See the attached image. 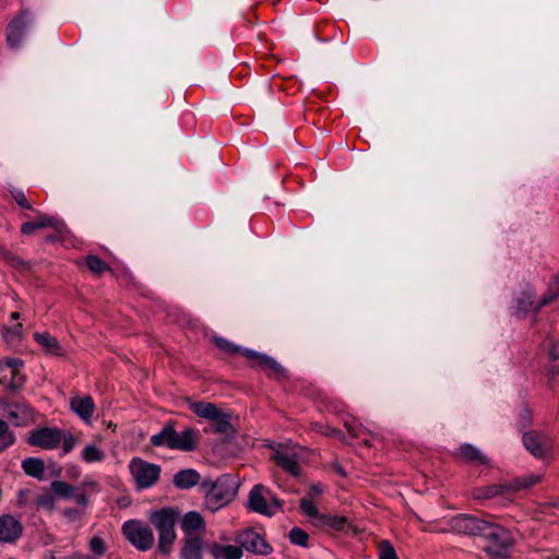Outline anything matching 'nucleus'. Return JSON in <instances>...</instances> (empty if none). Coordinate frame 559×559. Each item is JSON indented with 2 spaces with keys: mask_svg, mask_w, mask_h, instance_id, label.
I'll list each match as a JSON object with an SVG mask.
<instances>
[{
  "mask_svg": "<svg viewBox=\"0 0 559 559\" xmlns=\"http://www.w3.org/2000/svg\"><path fill=\"white\" fill-rule=\"evenodd\" d=\"M47 227H51L59 233H62L66 229V225L61 219L53 216L41 214L35 221L24 223L21 227V231L24 235H32L37 229Z\"/></svg>",
  "mask_w": 559,
  "mask_h": 559,
  "instance_id": "obj_18",
  "label": "nucleus"
},
{
  "mask_svg": "<svg viewBox=\"0 0 559 559\" xmlns=\"http://www.w3.org/2000/svg\"><path fill=\"white\" fill-rule=\"evenodd\" d=\"M511 492L510 485L493 484L484 487H478L473 490V497L475 499H493L500 496H504Z\"/></svg>",
  "mask_w": 559,
  "mask_h": 559,
  "instance_id": "obj_20",
  "label": "nucleus"
},
{
  "mask_svg": "<svg viewBox=\"0 0 559 559\" xmlns=\"http://www.w3.org/2000/svg\"><path fill=\"white\" fill-rule=\"evenodd\" d=\"M23 365V361L19 358H7L2 361H0V371H2L4 368L12 369V373L14 370H19V368Z\"/></svg>",
  "mask_w": 559,
  "mask_h": 559,
  "instance_id": "obj_45",
  "label": "nucleus"
},
{
  "mask_svg": "<svg viewBox=\"0 0 559 559\" xmlns=\"http://www.w3.org/2000/svg\"><path fill=\"white\" fill-rule=\"evenodd\" d=\"M71 409L85 423H90L95 406L91 396H73L70 399Z\"/></svg>",
  "mask_w": 559,
  "mask_h": 559,
  "instance_id": "obj_19",
  "label": "nucleus"
},
{
  "mask_svg": "<svg viewBox=\"0 0 559 559\" xmlns=\"http://www.w3.org/2000/svg\"><path fill=\"white\" fill-rule=\"evenodd\" d=\"M86 263L88 269L95 274H100L107 270L106 264L96 255L87 257Z\"/></svg>",
  "mask_w": 559,
  "mask_h": 559,
  "instance_id": "obj_39",
  "label": "nucleus"
},
{
  "mask_svg": "<svg viewBox=\"0 0 559 559\" xmlns=\"http://www.w3.org/2000/svg\"><path fill=\"white\" fill-rule=\"evenodd\" d=\"M559 371V362L558 360L550 359L549 367H548V373L555 377L557 372Z\"/></svg>",
  "mask_w": 559,
  "mask_h": 559,
  "instance_id": "obj_49",
  "label": "nucleus"
},
{
  "mask_svg": "<svg viewBox=\"0 0 559 559\" xmlns=\"http://www.w3.org/2000/svg\"><path fill=\"white\" fill-rule=\"evenodd\" d=\"M62 437L59 428L41 427L31 431L27 442L44 450H55L61 444Z\"/></svg>",
  "mask_w": 559,
  "mask_h": 559,
  "instance_id": "obj_9",
  "label": "nucleus"
},
{
  "mask_svg": "<svg viewBox=\"0 0 559 559\" xmlns=\"http://www.w3.org/2000/svg\"><path fill=\"white\" fill-rule=\"evenodd\" d=\"M539 478L536 476H528L523 479H518L513 484H510L511 486V492L518 491L523 488H527L536 483H538Z\"/></svg>",
  "mask_w": 559,
  "mask_h": 559,
  "instance_id": "obj_40",
  "label": "nucleus"
},
{
  "mask_svg": "<svg viewBox=\"0 0 559 559\" xmlns=\"http://www.w3.org/2000/svg\"><path fill=\"white\" fill-rule=\"evenodd\" d=\"M90 549L94 555H104V552L106 551L104 540L98 536H94L90 542Z\"/></svg>",
  "mask_w": 559,
  "mask_h": 559,
  "instance_id": "obj_43",
  "label": "nucleus"
},
{
  "mask_svg": "<svg viewBox=\"0 0 559 559\" xmlns=\"http://www.w3.org/2000/svg\"><path fill=\"white\" fill-rule=\"evenodd\" d=\"M457 454L465 461L479 465L488 464V457L481 451L472 444L465 443L457 449Z\"/></svg>",
  "mask_w": 559,
  "mask_h": 559,
  "instance_id": "obj_24",
  "label": "nucleus"
},
{
  "mask_svg": "<svg viewBox=\"0 0 559 559\" xmlns=\"http://www.w3.org/2000/svg\"><path fill=\"white\" fill-rule=\"evenodd\" d=\"M558 297H559V294L555 292V287L554 286H549L547 293L540 299L537 308L539 309V308H542V307L552 302Z\"/></svg>",
  "mask_w": 559,
  "mask_h": 559,
  "instance_id": "obj_46",
  "label": "nucleus"
},
{
  "mask_svg": "<svg viewBox=\"0 0 559 559\" xmlns=\"http://www.w3.org/2000/svg\"><path fill=\"white\" fill-rule=\"evenodd\" d=\"M63 513L69 519H75L79 514L75 509H66Z\"/></svg>",
  "mask_w": 559,
  "mask_h": 559,
  "instance_id": "obj_52",
  "label": "nucleus"
},
{
  "mask_svg": "<svg viewBox=\"0 0 559 559\" xmlns=\"http://www.w3.org/2000/svg\"><path fill=\"white\" fill-rule=\"evenodd\" d=\"M24 384V376L19 372V370H14L11 376L10 389L13 392L19 391Z\"/></svg>",
  "mask_w": 559,
  "mask_h": 559,
  "instance_id": "obj_44",
  "label": "nucleus"
},
{
  "mask_svg": "<svg viewBox=\"0 0 559 559\" xmlns=\"http://www.w3.org/2000/svg\"><path fill=\"white\" fill-rule=\"evenodd\" d=\"M308 538H309L308 534L304 530H301L299 527H294L289 532V540L294 545L307 547L308 546Z\"/></svg>",
  "mask_w": 559,
  "mask_h": 559,
  "instance_id": "obj_35",
  "label": "nucleus"
},
{
  "mask_svg": "<svg viewBox=\"0 0 559 559\" xmlns=\"http://www.w3.org/2000/svg\"><path fill=\"white\" fill-rule=\"evenodd\" d=\"M105 457V452L93 443L86 444L81 453V459L85 463L103 462Z\"/></svg>",
  "mask_w": 559,
  "mask_h": 559,
  "instance_id": "obj_29",
  "label": "nucleus"
},
{
  "mask_svg": "<svg viewBox=\"0 0 559 559\" xmlns=\"http://www.w3.org/2000/svg\"><path fill=\"white\" fill-rule=\"evenodd\" d=\"M485 520H480L467 514L454 516L450 521V530L466 535H480Z\"/></svg>",
  "mask_w": 559,
  "mask_h": 559,
  "instance_id": "obj_13",
  "label": "nucleus"
},
{
  "mask_svg": "<svg viewBox=\"0 0 559 559\" xmlns=\"http://www.w3.org/2000/svg\"><path fill=\"white\" fill-rule=\"evenodd\" d=\"M51 490L59 497L71 498L73 496L74 488L64 481L55 480L51 483Z\"/></svg>",
  "mask_w": 559,
  "mask_h": 559,
  "instance_id": "obj_34",
  "label": "nucleus"
},
{
  "mask_svg": "<svg viewBox=\"0 0 559 559\" xmlns=\"http://www.w3.org/2000/svg\"><path fill=\"white\" fill-rule=\"evenodd\" d=\"M177 513L171 509H163L152 514L151 521L158 532V549L168 554L176 539L175 524Z\"/></svg>",
  "mask_w": 559,
  "mask_h": 559,
  "instance_id": "obj_3",
  "label": "nucleus"
},
{
  "mask_svg": "<svg viewBox=\"0 0 559 559\" xmlns=\"http://www.w3.org/2000/svg\"><path fill=\"white\" fill-rule=\"evenodd\" d=\"M238 488V483L231 475L225 474L211 481L201 483V489L205 491L204 504L207 510L215 512L233 500Z\"/></svg>",
  "mask_w": 559,
  "mask_h": 559,
  "instance_id": "obj_2",
  "label": "nucleus"
},
{
  "mask_svg": "<svg viewBox=\"0 0 559 559\" xmlns=\"http://www.w3.org/2000/svg\"><path fill=\"white\" fill-rule=\"evenodd\" d=\"M480 535L488 539L486 550L490 555L501 556L512 543L507 530L488 521H485Z\"/></svg>",
  "mask_w": 559,
  "mask_h": 559,
  "instance_id": "obj_7",
  "label": "nucleus"
},
{
  "mask_svg": "<svg viewBox=\"0 0 559 559\" xmlns=\"http://www.w3.org/2000/svg\"><path fill=\"white\" fill-rule=\"evenodd\" d=\"M549 286H554L555 292L559 294V273L556 275L555 280Z\"/></svg>",
  "mask_w": 559,
  "mask_h": 559,
  "instance_id": "obj_53",
  "label": "nucleus"
},
{
  "mask_svg": "<svg viewBox=\"0 0 559 559\" xmlns=\"http://www.w3.org/2000/svg\"><path fill=\"white\" fill-rule=\"evenodd\" d=\"M305 457L306 450L297 444H278L273 453L276 464L295 477L299 476Z\"/></svg>",
  "mask_w": 559,
  "mask_h": 559,
  "instance_id": "obj_4",
  "label": "nucleus"
},
{
  "mask_svg": "<svg viewBox=\"0 0 559 559\" xmlns=\"http://www.w3.org/2000/svg\"><path fill=\"white\" fill-rule=\"evenodd\" d=\"M345 523H346L345 518L322 514V516H320V521H319L318 525L329 526V527L340 531V530L344 528Z\"/></svg>",
  "mask_w": 559,
  "mask_h": 559,
  "instance_id": "obj_33",
  "label": "nucleus"
},
{
  "mask_svg": "<svg viewBox=\"0 0 559 559\" xmlns=\"http://www.w3.org/2000/svg\"><path fill=\"white\" fill-rule=\"evenodd\" d=\"M21 522L10 514L0 515V542L14 543L22 535Z\"/></svg>",
  "mask_w": 559,
  "mask_h": 559,
  "instance_id": "obj_16",
  "label": "nucleus"
},
{
  "mask_svg": "<svg viewBox=\"0 0 559 559\" xmlns=\"http://www.w3.org/2000/svg\"><path fill=\"white\" fill-rule=\"evenodd\" d=\"M13 198L20 206L29 210L32 209V205L28 203L25 194L22 191L14 192Z\"/></svg>",
  "mask_w": 559,
  "mask_h": 559,
  "instance_id": "obj_47",
  "label": "nucleus"
},
{
  "mask_svg": "<svg viewBox=\"0 0 559 559\" xmlns=\"http://www.w3.org/2000/svg\"><path fill=\"white\" fill-rule=\"evenodd\" d=\"M211 555L215 559H240L242 556L241 546L212 544L209 546Z\"/></svg>",
  "mask_w": 559,
  "mask_h": 559,
  "instance_id": "obj_21",
  "label": "nucleus"
},
{
  "mask_svg": "<svg viewBox=\"0 0 559 559\" xmlns=\"http://www.w3.org/2000/svg\"><path fill=\"white\" fill-rule=\"evenodd\" d=\"M231 416L228 413L219 411L216 416L211 419L213 431L217 433L229 435L233 432V425L230 423Z\"/></svg>",
  "mask_w": 559,
  "mask_h": 559,
  "instance_id": "obj_28",
  "label": "nucleus"
},
{
  "mask_svg": "<svg viewBox=\"0 0 559 559\" xmlns=\"http://www.w3.org/2000/svg\"><path fill=\"white\" fill-rule=\"evenodd\" d=\"M549 358L554 360H559V341L551 346L549 349Z\"/></svg>",
  "mask_w": 559,
  "mask_h": 559,
  "instance_id": "obj_48",
  "label": "nucleus"
},
{
  "mask_svg": "<svg viewBox=\"0 0 559 559\" xmlns=\"http://www.w3.org/2000/svg\"><path fill=\"white\" fill-rule=\"evenodd\" d=\"M311 490L314 492V493H321L322 492V487L320 484H317V485H313L311 487Z\"/></svg>",
  "mask_w": 559,
  "mask_h": 559,
  "instance_id": "obj_54",
  "label": "nucleus"
},
{
  "mask_svg": "<svg viewBox=\"0 0 559 559\" xmlns=\"http://www.w3.org/2000/svg\"><path fill=\"white\" fill-rule=\"evenodd\" d=\"M237 540L240 544L241 549H246L253 554L267 555L272 551V547L264 540V538L252 530H246L240 533Z\"/></svg>",
  "mask_w": 559,
  "mask_h": 559,
  "instance_id": "obj_12",
  "label": "nucleus"
},
{
  "mask_svg": "<svg viewBox=\"0 0 559 559\" xmlns=\"http://www.w3.org/2000/svg\"><path fill=\"white\" fill-rule=\"evenodd\" d=\"M52 559H56V558H52Z\"/></svg>",
  "mask_w": 559,
  "mask_h": 559,
  "instance_id": "obj_56",
  "label": "nucleus"
},
{
  "mask_svg": "<svg viewBox=\"0 0 559 559\" xmlns=\"http://www.w3.org/2000/svg\"><path fill=\"white\" fill-rule=\"evenodd\" d=\"M35 340L38 344H40L48 353L50 354H59L60 353V344L56 337L48 333H35Z\"/></svg>",
  "mask_w": 559,
  "mask_h": 559,
  "instance_id": "obj_30",
  "label": "nucleus"
},
{
  "mask_svg": "<svg viewBox=\"0 0 559 559\" xmlns=\"http://www.w3.org/2000/svg\"><path fill=\"white\" fill-rule=\"evenodd\" d=\"M33 19L31 14L23 11L19 16L14 17L7 29V41L12 48L20 47L23 36L27 27L32 24Z\"/></svg>",
  "mask_w": 559,
  "mask_h": 559,
  "instance_id": "obj_11",
  "label": "nucleus"
},
{
  "mask_svg": "<svg viewBox=\"0 0 559 559\" xmlns=\"http://www.w3.org/2000/svg\"><path fill=\"white\" fill-rule=\"evenodd\" d=\"M534 294L532 289L527 288L521 292L515 298H514V311L516 314L523 316L526 314L534 302Z\"/></svg>",
  "mask_w": 559,
  "mask_h": 559,
  "instance_id": "obj_26",
  "label": "nucleus"
},
{
  "mask_svg": "<svg viewBox=\"0 0 559 559\" xmlns=\"http://www.w3.org/2000/svg\"><path fill=\"white\" fill-rule=\"evenodd\" d=\"M239 354L251 360H254L255 366L269 372L270 376L280 377L284 374V368L276 360H274L272 357L265 354H261L259 352L241 347Z\"/></svg>",
  "mask_w": 559,
  "mask_h": 559,
  "instance_id": "obj_14",
  "label": "nucleus"
},
{
  "mask_svg": "<svg viewBox=\"0 0 559 559\" xmlns=\"http://www.w3.org/2000/svg\"><path fill=\"white\" fill-rule=\"evenodd\" d=\"M20 318V313L19 312H12L11 313V319L12 320H17Z\"/></svg>",
  "mask_w": 559,
  "mask_h": 559,
  "instance_id": "obj_55",
  "label": "nucleus"
},
{
  "mask_svg": "<svg viewBox=\"0 0 559 559\" xmlns=\"http://www.w3.org/2000/svg\"><path fill=\"white\" fill-rule=\"evenodd\" d=\"M22 469L28 476H32L36 479L43 480L45 479V463L41 459L38 457H28L22 461Z\"/></svg>",
  "mask_w": 559,
  "mask_h": 559,
  "instance_id": "obj_25",
  "label": "nucleus"
},
{
  "mask_svg": "<svg viewBox=\"0 0 559 559\" xmlns=\"http://www.w3.org/2000/svg\"><path fill=\"white\" fill-rule=\"evenodd\" d=\"M15 442V435L10 430L9 425L0 419V452Z\"/></svg>",
  "mask_w": 559,
  "mask_h": 559,
  "instance_id": "obj_32",
  "label": "nucleus"
},
{
  "mask_svg": "<svg viewBox=\"0 0 559 559\" xmlns=\"http://www.w3.org/2000/svg\"><path fill=\"white\" fill-rule=\"evenodd\" d=\"M130 473L140 489L152 487L159 478V465L134 457L129 464Z\"/></svg>",
  "mask_w": 559,
  "mask_h": 559,
  "instance_id": "obj_6",
  "label": "nucleus"
},
{
  "mask_svg": "<svg viewBox=\"0 0 559 559\" xmlns=\"http://www.w3.org/2000/svg\"><path fill=\"white\" fill-rule=\"evenodd\" d=\"M204 527V521L201 514L198 512H188L181 522V530L185 533V536L188 535H200L199 530Z\"/></svg>",
  "mask_w": 559,
  "mask_h": 559,
  "instance_id": "obj_23",
  "label": "nucleus"
},
{
  "mask_svg": "<svg viewBox=\"0 0 559 559\" xmlns=\"http://www.w3.org/2000/svg\"><path fill=\"white\" fill-rule=\"evenodd\" d=\"M189 407L195 415L207 420L213 419L219 412L214 404L207 402H190Z\"/></svg>",
  "mask_w": 559,
  "mask_h": 559,
  "instance_id": "obj_27",
  "label": "nucleus"
},
{
  "mask_svg": "<svg viewBox=\"0 0 559 559\" xmlns=\"http://www.w3.org/2000/svg\"><path fill=\"white\" fill-rule=\"evenodd\" d=\"M0 257L7 260L13 267L19 269L22 272H27L31 270L29 262L23 260L22 258L13 254L7 249H0Z\"/></svg>",
  "mask_w": 559,
  "mask_h": 559,
  "instance_id": "obj_31",
  "label": "nucleus"
},
{
  "mask_svg": "<svg viewBox=\"0 0 559 559\" xmlns=\"http://www.w3.org/2000/svg\"><path fill=\"white\" fill-rule=\"evenodd\" d=\"M123 533L128 540L140 550H147L154 543L152 530L136 521H128L123 524Z\"/></svg>",
  "mask_w": 559,
  "mask_h": 559,
  "instance_id": "obj_8",
  "label": "nucleus"
},
{
  "mask_svg": "<svg viewBox=\"0 0 559 559\" xmlns=\"http://www.w3.org/2000/svg\"><path fill=\"white\" fill-rule=\"evenodd\" d=\"M151 443L155 447H166L171 450L190 452L198 447L199 431L191 427L177 431L174 425L168 423L158 433L151 437Z\"/></svg>",
  "mask_w": 559,
  "mask_h": 559,
  "instance_id": "obj_1",
  "label": "nucleus"
},
{
  "mask_svg": "<svg viewBox=\"0 0 559 559\" xmlns=\"http://www.w3.org/2000/svg\"><path fill=\"white\" fill-rule=\"evenodd\" d=\"M380 559H399L396 552L389 540H381L379 544Z\"/></svg>",
  "mask_w": 559,
  "mask_h": 559,
  "instance_id": "obj_37",
  "label": "nucleus"
},
{
  "mask_svg": "<svg viewBox=\"0 0 559 559\" xmlns=\"http://www.w3.org/2000/svg\"><path fill=\"white\" fill-rule=\"evenodd\" d=\"M173 481L177 488L189 489L200 481V475L195 469L187 468L176 473Z\"/></svg>",
  "mask_w": 559,
  "mask_h": 559,
  "instance_id": "obj_22",
  "label": "nucleus"
},
{
  "mask_svg": "<svg viewBox=\"0 0 559 559\" xmlns=\"http://www.w3.org/2000/svg\"><path fill=\"white\" fill-rule=\"evenodd\" d=\"M249 508L260 514L273 516L282 509V501L263 485H255L249 493Z\"/></svg>",
  "mask_w": 559,
  "mask_h": 559,
  "instance_id": "obj_5",
  "label": "nucleus"
},
{
  "mask_svg": "<svg viewBox=\"0 0 559 559\" xmlns=\"http://www.w3.org/2000/svg\"><path fill=\"white\" fill-rule=\"evenodd\" d=\"M216 346L218 348H221L222 350L224 352H227V353H230V354H235V353H239L240 352V347L230 343L229 341L223 338V337H216L214 340Z\"/></svg>",
  "mask_w": 559,
  "mask_h": 559,
  "instance_id": "obj_42",
  "label": "nucleus"
},
{
  "mask_svg": "<svg viewBox=\"0 0 559 559\" xmlns=\"http://www.w3.org/2000/svg\"><path fill=\"white\" fill-rule=\"evenodd\" d=\"M72 497L75 499V501H76L79 504H85V503H86V501H87L86 496H85L84 493H82V492H81V493L73 495Z\"/></svg>",
  "mask_w": 559,
  "mask_h": 559,
  "instance_id": "obj_51",
  "label": "nucleus"
},
{
  "mask_svg": "<svg viewBox=\"0 0 559 559\" xmlns=\"http://www.w3.org/2000/svg\"><path fill=\"white\" fill-rule=\"evenodd\" d=\"M37 507L51 511L55 508V497L50 492L40 495L36 500Z\"/></svg>",
  "mask_w": 559,
  "mask_h": 559,
  "instance_id": "obj_41",
  "label": "nucleus"
},
{
  "mask_svg": "<svg viewBox=\"0 0 559 559\" xmlns=\"http://www.w3.org/2000/svg\"><path fill=\"white\" fill-rule=\"evenodd\" d=\"M61 435L63 436L62 440H61L62 452H63V454H68L74 449V447L76 444V438L71 432H68L62 429H61Z\"/></svg>",
  "mask_w": 559,
  "mask_h": 559,
  "instance_id": "obj_38",
  "label": "nucleus"
},
{
  "mask_svg": "<svg viewBox=\"0 0 559 559\" xmlns=\"http://www.w3.org/2000/svg\"><path fill=\"white\" fill-rule=\"evenodd\" d=\"M300 508L307 516L316 520L317 524L319 523L320 516H322V514L319 513L317 507L310 500L302 499L300 501Z\"/></svg>",
  "mask_w": 559,
  "mask_h": 559,
  "instance_id": "obj_36",
  "label": "nucleus"
},
{
  "mask_svg": "<svg viewBox=\"0 0 559 559\" xmlns=\"http://www.w3.org/2000/svg\"><path fill=\"white\" fill-rule=\"evenodd\" d=\"M8 333H10L12 336L20 337L22 334V324H16L13 329H9Z\"/></svg>",
  "mask_w": 559,
  "mask_h": 559,
  "instance_id": "obj_50",
  "label": "nucleus"
},
{
  "mask_svg": "<svg viewBox=\"0 0 559 559\" xmlns=\"http://www.w3.org/2000/svg\"><path fill=\"white\" fill-rule=\"evenodd\" d=\"M205 543L201 535H188L182 539L180 559H203Z\"/></svg>",
  "mask_w": 559,
  "mask_h": 559,
  "instance_id": "obj_17",
  "label": "nucleus"
},
{
  "mask_svg": "<svg viewBox=\"0 0 559 559\" xmlns=\"http://www.w3.org/2000/svg\"><path fill=\"white\" fill-rule=\"evenodd\" d=\"M523 444L535 457L543 459L550 452L552 440L545 433L530 431L523 435Z\"/></svg>",
  "mask_w": 559,
  "mask_h": 559,
  "instance_id": "obj_10",
  "label": "nucleus"
},
{
  "mask_svg": "<svg viewBox=\"0 0 559 559\" xmlns=\"http://www.w3.org/2000/svg\"><path fill=\"white\" fill-rule=\"evenodd\" d=\"M0 403L3 406V409L8 418L15 426H24L33 419V411L29 407V405L22 402L10 404L4 401H1Z\"/></svg>",
  "mask_w": 559,
  "mask_h": 559,
  "instance_id": "obj_15",
  "label": "nucleus"
}]
</instances>
